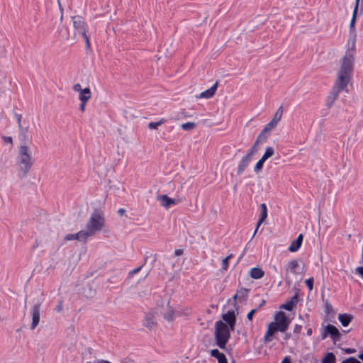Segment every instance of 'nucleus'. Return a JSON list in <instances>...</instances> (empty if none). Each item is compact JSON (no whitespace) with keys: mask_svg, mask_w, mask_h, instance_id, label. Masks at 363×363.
<instances>
[{"mask_svg":"<svg viewBox=\"0 0 363 363\" xmlns=\"http://www.w3.org/2000/svg\"><path fill=\"white\" fill-rule=\"evenodd\" d=\"M356 52L355 43H352L351 47L345 51V55L340 60V68L337 71V79L335 82L337 86L347 88L348 84L352 79L354 55Z\"/></svg>","mask_w":363,"mask_h":363,"instance_id":"1","label":"nucleus"},{"mask_svg":"<svg viewBox=\"0 0 363 363\" xmlns=\"http://www.w3.org/2000/svg\"><path fill=\"white\" fill-rule=\"evenodd\" d=\"M231 329L222 320L216 321L215 323L214 336L216 345L220 349H225L227 342L230 337Z\"/></svg>","mask_w":363,"mask_h":363,"instance_id":"2","label":"nucleus"},{"mask_svg":"<svg viewBox=\"0 0 363 363\" xmlns=\"http://www.w3.org/2000/svg\"><path fill=\"white\" fill-rule=\"evenodd\" d=\"M33 159L31 152L26 145H21L18 147V164L21 170L26 175L31 169L33 164Z\"/></svg>","mask_w":363,"mask_h":363,"instance_id":"3","label":"nucleus"},{"mask_svg":"<svg viewBox=\"0 0 363 363\" xmlns=\"http://www.w3.org/2000/svg\"><path fill=\"white\" fill-rule=\"evenodd\" d=\"M72 21L74 28V35H80L82 36L85 41L86 48H90L91 43L89 38L86 34L88 30V25L85 21V19L81 16H74L72 18Z\"/></svg>","mask_w":363,"mask_h":363,"instance_id":"4","label":"nucleus"},{"mask_svg":"<svg viewBox=\"0 0 363 363\" xmlns=\"http://www.w3.org/2000/svg\"><path fill=\"white\" fill-rule=\"evenodd\" d=\"M104 225V217L99 213H92L86 225V228L94 235L96 232L100 231Z\"/></svg>","mask_w":363,"mask_h":363,"instance_id":"5","label":"nucleus"},{"mask_svg":"<svg viewBox=\"0 0 363 363\" xmlns=\"http://www.w3.org/2000/svg\"><path fill=\"white\" fill-rule=\"evenodd\" d=\"M299 269V264L297 259H291L285 265V281L290 286L292 284L291 275L297 276Z\"/></svg>","mask_w":363,"mask_h":363,"instance_id":"6","label":"nucleus"},{"mask_svg":"<svg viewBox=\"0 0 363 363\" xmlns=\"http://www.w3.org/2000/svg\"><path fill=\"white\" fill-rule=\"evenodd\" d=\"M274 323H277L279 328V331L285 332L289 326V321L287 320L286 316L283 311H279L276 313L274 317Z\"/></svg>","mask_w":363,"mask_h":363,"instance_id":"7","label":"nucleus"},{"mask_svg":"<svg viewBox=\"0 0 363 363\" xmlns=\"http://www.w3.org/2000/svg\"><path fill=\"white\" fill-rule=\"evenodd\" d=\"M344 90H345L347 92L348 91L347 88H340V86H337V83L335 82L333 88V91L327 98L326 106L328 108H330L333 105L334 102L337 99L340 93Z\"/></svg>","mask_w":363,"mask_h":363,"instance_id":"8","label":"nucleus"},{"mask_svg":"<svg viewBox=\"0 0 363 363\" xmlns=\"http://www.w3.org/2000/svg\"><path fill=\"white\" fill-rule=\"evenodd\" d=\"M328 335H330L333 341H337L340 338V333L337 328L330 324H328L325 329V333L322 335V338L325 339Z\"/></svg>","mask_w":363,"mask_h":363,"instance_id":"9","label":"nucleus"},{"mask_svg":"<svg viewBox=\"0 0 363 363\" xmlns=\"http://www.w3.org/2000/svg\"><path fill=\"white\" fill-rule=\"evenodd\" d=\"M254 154V147L250 149L249 152L244 156L238 166V174H242L245 168L249 165L251 158Z\"/></svg>","mask_w":363,"mask_h":363,"instance_id":"10","label":"nucleus"},{"mask_svg":"<svg viewBox=\"0 0 363 363\" xmlns=\"http://www.w3.org/2000/svg\"><path fill=\"white\" fill-rule=\"evenodd\" d=\"M222 318L223 321L226 323L225 324H227L228 326L231 329V330H234L236 323L235 311L233 310L227 311L222 315Z\"/></svg>","mask_w":363,"mask_h":363,"instance_id":"11","label":"nucleus"},{"mask_svg":"<svg viewBox=\"0 0 363 363\" xmlns=\"http://www.w3.org/2000/svg\"><path fill=\"white\" fill-rule=\"evenodd\" d=\"M143 325L149 330L155 328L157 325L155 314L151 312L145 313V318L143 320Z\"/></svg>","mask_w":363,"mask_h":363,"instance_id":"12","label":"nucleus"},{"mask_svg":"<svg viewBox=\"0 0 363 363\" xmlns=\"http://www.w3.org/2000/svg\"><path fill=\"white\" fill-rule=\"evenodd\" d=\"M32 323L30 329L34 330L40 321V304L34 305L31 308Z\"/></svg>","mask_w":363,"mask_h":363,"instance_id":"13","label":"nucleus"},{"mask_svg":"<svg viewBox=\"0 0 363 363\" xmlns=\"http://www.w3.org/2000/svg\"><path fill=\"white\" fill-rule=\"evenodd\" d=\"M158 201L160 202V205L165 208H168L170 206L177 204L180 202L179 199L176 200L174 199L169 198L166 194L159 196Z\"/></svg>","mask_w":363,"mask_h":363,"instance_id":"14","label":"nucleus"},{"mask_svg":"<svg viewBox=\"0 0 363 363\" xmlns=\"http://www.w3.org/2000/svg\"><path fill=\"white\" fill-rule=\"evenodd\" d=\"M279 331V328L278 327L277 323L272 322L269 324L267 327V330L264 337V342H267L272 340L271 337L277 332Z\"/></svg>","mask_w":363,"mask_h":363,"instance_id":"15","label":"nucleus"},{"mask_svg":"<svg viewBox=\"0 0 363 363\" xmlns=\"http://www.w3.org/2000/svg\"><path fill=\"white\" fill-rule=\"evenodd\" d=\"M218 82H216L211 87L202 91L197 98L200 99H210L213 97L217 90Z\"/></svg>","mask_w":363,"mask_h":363,"instance_id":"16","label":"nucleus"},{"mask_svg":"<svg viewBox=\"0 0 363 363\" xmlns=\"http://www.w3.org/2000/svg\"><path fill=\"white\" fill-rule=\"evenodd\" d=\"M303 235L299 234L296 239L291 242L289 247V250L291 252H297L301 247L303 242Z\"/></svg>","mask_w":363,"mask_h":363,"instance_id":"17","label":"nucleus"},{"mask_svg":"<svg viewBox=\"0 0 363 363\" xmlns=\"http://www.w3.org/2000/svg\"><path fill=\"white\" fill-rule=\"evenodd\" d=\"M298 302V296L296 294L287 301L285 303L281 306V308L291 311L294 309Z\"/></svg>","mask_w":363,"mask_h":363,"instance_id":"18","label":"nucleus"},{"mask_svg":"<svg viewBox=\"0 0 363 363\" xmlns=\"http://www.w3.org/2000/svg\"><path fill=\"white\" fill-rule=\"evenodd\" d=\"M91 97V93L89 87L83 89V90L79 94V99L80 102L87 103Z\"/></svg>","mask_w":363,"mask_h":363,"instance_id":"19","label":"nucleus"},{"mask_svg":"<svg viewBox=\"0 0 363 363\" xmlns=\"http://www.w3.org/2000/svg\"><path fill=\"white\" fill-rule=\"evenodd\" d=\"M248 290L245 288L241 287L238 289L236 294L233 296V299L235 301L238 299L240 301H244L247 297Z\"/></svg>","mask_w":363,"mask_h":363,"instance_id":"20","label":"nucleus"},{"mask_svg":"<svg viewBox=\"0 0 363 363\" xmlns=\"http://www.w3.org/2000/svg\"><path fill=\"white\" fill-rule=\"evenodd\" d=\"M250 275L252 279H258L264 275V272L258 267H253L250 271Z\"/></svg>","mask_w":363,"mask_h":363,"instance_id":"21","label":"nucleus"},{"mask_svg":"<svg viewBox=\"0 0 363 363\" xmlns=\"http://www.w3.org/2000/svg\"><path fill=\"white\" fill-rule=\"evenodd\" d=\"M338 320L342 326H347L352 320V316L350 314L343 313L338 315Z\"/></svg>","mask_w":363,"mask_h":363,"instance_id":"22","label":"nucleus"},{"mask_svg":"<svg viewBox=\"0 0 363 363\" xmlns=\"http://www.w3.org/2000/svg\"><path fill=\"white\" fill-rule=\"evenodd\" d=\"M277 124L274 122L273 121H271L270 122H269L266 125L265 127L264 128V129L262 130V132L260 133V134L259 135L258 138H257V140L256 141V143H258V141L259 140H261V138L264 136V133H267V132H269L270 131L272 128H274Z\"/></svg>","mask_w":363,"mask_h":363,"instance_id":"23","label":"nucleus"},{"mask_svg":"<svg viewBox=\"0 0 363 363\" xmlns=\"http://www.w3.org/2000/svg\"><path fill=\"white\" fill-rule=\"evenodd\" d=\"M93 234L86 229V230H80L77 233V240L86 242L87 238Z\"/></svg>","mask_w":363,"mask_h":363,"instance_id":"24","label":"nucleus"},{"mask_svg":"<svg viewBox=\"0 0 363 363\" xmlns=\"http://www.w3.org/2000/svg\"><path fill=\"white\" fill-rule=\"evenodd\" d=\"M336 358L333 352H328L323 358L321 363H335Z\"/></svg>","mask_w":363,"mask_h":363,"instance_id":"25","label":"nucleus"},{"mask_svg":"<svg viewBox=\"0 0 363 363\" xmlns=\"http://www.w3.org/2000/svg\"><path fill=\"white\" fill-rule=\"evenodd\" d=\"M174 309L169 306L168 308L166 310V311L164 313V318L167 321H172L174 320Z\"/></svg>","mask_w":363,"mask_h":363,"instance_id":"26","label":"nucleus"},{"mask_svg":"<svg viewBox=\"0 0 363 363\" xmlns=\"http://www.w3.org/2000/svg\"><path fill=\"white\" fill-rule=\"evenodd\" d=\"M282 115H283V106H281L279 107V108L277 110L274 116V118H272V121H273L274 122H275L277 124H278V123L281 121V118L282 117Z\"/></svg>","mask_w":363,"mask_h":363,"instance_id":"27","label":"nucleus"},{"mask_svg":"<svg viewBox=\"0 0 363 363\" xmlns=\"http://www.w3.org/2000/svg\"><path fill=\"white\" fill-rule=\"evenodd\" d=\"M260 210H261V213H260V217H259L260 222H264V220L267 217V206L265 203H262L260 205Z\"/></svg>","mask_w":363,"mask_h":363,"instance_id":"28","label":"nucleus"},{"mask_svg":"<svg viewBox=\"0 0 363 363\" xmlns=\"http://www.w3.org/2000/svg\"><path fill=\"white\" fill-rule=\"evenodd\" d=\"M167 122V120L164 118H161L157 122H150L148 123V128L150 129H157V128Z\"/></svg>","mask_w":363,"mask_h":363,"instance_id":"29","label":"nucleus"},{"mask_svg":"<svg viewBox=\"0 0 363 363\" xmlns=\"http://www.w3.org/2000/svg\"><path fill=\"white\" fill-rule=\"evenodd\" d=\"M211 354L212 357H216L218 359V362L225 358V354L220 352L219 350L217 349L212 350L211 352Z\"/></svg>","mask_w":363,"mask_h":363,"instance_id":"30","label":"nucleus"},{"mask_svg":"<svg viewBox=\"0 0 363 363\" xmlns=\"http://www.w3.org/2000/svg\"><path fill=\"white\" fill-rule=\"evenodd\" d=\"M274 153V148L272 147H267L265 152L261 158L266 161L269 157H272Z\"/></svg>","mask_w":363,"mask_h":363,"instance_id":"31","label":"nucleus"},{"mask_svg":"<svg viewBox=\"0 0 363 363\" xmlns=\"http://www.w3.org/2000/svg\"><path fill=\"white\" fill-rule=\"evenodd\" d=\"M19 130V140L22 142H23V143L25 144L26 140H27V133H28V128H22V129H18Z\"/></svg>","mask_w":363,"mask_h":363,"instance_id":"32","label":"nucleus"},{"mask_svg":"<svg viewBox=\"0 0 363 363\" xmlns=\"http://www.w3.org/2000/svg\"><path fill=\"white\" fill-rule=\"evenodd\" d=\"M196 127V124L194 122H187L182 125V128L184 130H191Z\"/></svg>","mask_w":363,"mask_h":363,"instance_id":"33","label":"nucleus"},{"mask_svg":"<svg viewBox=\"0 0 363 363\" xmlns=\"http://www.w3.org/2000/svg\"><path fill=\"white\" fill-rule=\"evenodd\" d=\"M233 257V255L230 254V255L227 256L225 259L222 261V269L224 270H227L229 267V259Z\"/></svg>","mask_w":363,"mask_h":363,"instance_id":"34","label":"nucleus"},{"mask_svg":"<svg viewBox=\"0 0 363 363\" xmlns=\"http://www.w3.org/2000/svg\"><path fill=\"white\" fill-rule=\"evenodd\" d=\"M264 162L265 161L263 160L262 158L259 160V161L256 163V164H255V166L254 167L255 172H258L259 171H260L262 169V167H263V164H264Z\"/></svg>","mask_w":363,"mask_h":363,"instance_id":"35","label":"nucleus"},{"mask_svg":"<svg viewBox=\"0 0 363 363\" xmlns=\"http://www.w3.org/2000/svg\"><path fill=\"white\" fill-rule=\"evenodd\" d=\"M146 261H147V258L145 259L144 263L143 264H141L138 267L134 269L133 270L130 271L129 272V276L130 277H133L135 274H138L141 270L145 264Z\"/></svg>","mask_w":363,"mask_h":363,"instance_id":"36","label":"nucleus"},{"mask_svg":"<svg viewBox=\"0 0 363 363\" xmlns=\"http://www.w3.org/2000/svg\"><path fill=\"white\" fill-rule=\"evenodd\" d=\"M313 281H314V280H313V277L307 279L305 281V283H306L307 287L308 288L309 291H311L313 289Z\"/></svg>","mask_w":363,"mask_h":363,"instance_id":"37","label":"nucleus"},{"mask_svg":"<svg viewBox=\"0 0 363 363\" xmlns=\"http://www.w3.org/2000/svg\"><path fill=\"white\" fill-rule=\"evenodd\" d=\"M342 363H360V362L354 357H349L344 359Z\"/></svg>","mask_w":363,"mask_h":363,"instance_id":"38","label":"nucleus"},{"mask_svg":"<svg viewBox=\"0 0 363 363\" xmlns=\"http://www.w3.org/2000/svg\"><path fill=\"white\" fill-rule=\"evenodd\" d=\"M77 233L75 234H67L65 237V240L67 241L72 240H77Z\"/></svg>","mask_w":363,"mask_h":363,"instance_id":"39","label":"nucleus"},{"mask_svg":"<svg viewBox=\"0 0 363 363\" xmlns=\"http://www.w3.org/2000/svg\"><path fill=\"white\" fill-rule=\"evenodd\" d=\"M358 6H359V0H355V6H354V10L352 12V17H354V18H356V17H357Z\"/></svg>","mask_w":363,"mask_h":363,"instance_id":"40","label":"nucleus"},{"mask_svg":"<svg viewBox=\"0 0 363 363\" xmlns=\"http://www.w3.org/2000/svg\"><path fill=\"white\" fill-rule=\"evenodd\" d=\"M257 311V308H255V309H252L251 310L247 315V318L249 320H252V318H253V315H255V313Z\"/></svg>","mask_w":363,"mask_h":363,"instance_id":"41","label":"nucleus"},{"mask_svg":"<svg viewBox=\"0 0 363 363\" xmlns=\"http://www.w3.org/2000/svg\"><path fill=\"white\" fill-rule=\"evenodd\" d=\"M356 18L354 17H352V19L350 23V31L354 32V24H355Z\"/></svg>","mask_w":363,"mask_h":363,"instance_id":"42","label":"nucleus"},{"mask_svg":"<svg viewBox=\"0 0 363 363\" xmlns=\"http://www.w3.org/2000/svg\"><path fill=\"white\" fill-rule=\"evenodd\" d=\"M73 90L76 92H79V94L80 93V91H82L83 90V89H82V86L80 84L77 83V84H75L74 86H73Z\"/></svg>","mask_w":363,"mask_h":363,"instance_id":"43","label":"nucleus"},{"mask_svg":"<svg viewBox=\"0 0 363 363\" xmlns=\"http://www.w3.org/2000/svg\"><path fill=\"white\" fill-rule=\"evenodd\" d=\"M62 308H63V303H62V301H60L58 304L55 307V311L57 312H61L62 311Z\"/></svg>","mask_w":363,"mask_h":363,"instance_id":"44","label":"nucleus"},{"mask_svg":"<svg viewBox=\"0 0 363 363\" xmlns=\"http://www.w3.org/2000/svg\"><path fill=\"white\" fill-rule=\"evenodd\" d=\"M301 330H302V326L300 325L296 324L294 326V333L299 334L301 333Z\"/></svg>","mask_w":363,"mask_h":363,"instance_id":"45","label":"nucleus"},{"mask_svg":"<svg viewBox=\"0 0 363 363\" xmlns=\"http://www.w3.org/2000/svg\"><path fill=\"white\" fill-rule=\"evenodd\" d=\"M325 311L328 314L330 313V311H332V306L328 302L325 303Z\"/></svg>","mask_w":363,"mask_h":363,"instance_id":"46","label":"nucleus"},{"mask_svg":"<svg viewBox=\"0 0 363 363\" xmlns=\"http://www.w3.org/2000/svg\"><path fill=\"white\" fill-rule=\"evenodd\" d=\"M356 272L362 276V279H363V266L362 267H359L356 269Z\"/></svg>","mask_w":363,"mask_h":363,"instance_id":"47","label":"nucleus"},{"mask_svg":"<svg viewBox=\"0 0 363 363\" xmlns=\"http://www.w3.org/2000/svg\"><path fill=\"white\" fill-rule=\"evenodd\" d=\"M17 122H18V129H22L23 126H22V124H21V115H19L18 116Z\"/></svg>","mask_w":363,"mask_h":363,"instance_id":"48","label":"nucleus"},{"mask_svg":"<svg viewBox=\"0 0 363 363\" xmlns=\"http://www.w3.org/2000/svg\"><path fill=\"white\" fill-rule=\"evenodd\" d=\"M4 140L6 143H12L13 141L12 138L9 136L4 137Z\"/></svg>","mask_w":363,"mask_h":363,"instance_id":"49","label":"nucleus"},{"mask_svg":"<svg viewBox=\"0 0 363 363\" xmlns=\"http://www.w3.org/2000/svg\"><path fill=\"white\" fill-rule=\"evenodd\" d=\"M183 254V250L182 249H177L174 251V255L176 256H179V255H182Z\"/></svg>","mask_w":363,"mask_h":363,"instance_id":"50","label":"nucleus"},{"mask_svg":"<svg viewBox=\"0 0 363 363\" xmlns=\"http://www.w3.org/2000/svg\"><path fill=\"white\" fill-rule=\"evenodd\" d=\"M86 104V103H84V102H81V103H80L79 109H80L82 112H84V110H85Z\"/></svg>","mask_w":363,"mask_h":363,"instance_id":"51","label":"nucleus"},{"mask_svg":"<svg viewBox=\"0 0 363 363\" xmlns=\"http://www.w3.org/2000/svg\"><path fill=\"white\" fill-rule=\"evenodd\" d=\"M281 363H291L289 357L286 356L284 358Z\"/></svg>","mask_w":363,"mask_h":363,"instance_id":"52","label":"nucleus"},{"mask_svg":"<svg viewBox=\"0 0 363 363\" xmlns=\"http://www.w3.org/2000/svg\"><path fill=\"white\" fill-rule=\"evenodd\" d=\"M306 334L308 336H311L313 334V330L312 328H309L307 329Z\"/></svg>","mask_w":363,"mask_h":363,"instance_id":"53","label":"nucleus"},{"mask_svg":"<svg viewBox=\"0 0 363 363\" xmlns=\"http://www.w3.org/2000/svg\"><path fill=\"white\" fill-rule=\"evenodd\" d=\"M125 212V210L123 208H119L118 213L120 216H123Z\"/></svg>","mask_w":363,"mask_h":363,"instance_id":"54","label":"nucleus"},{"mask_svg":"<svg viewBox=\"0 0 363 363\" xmlns=\"http://www.w3.org/2000/svg\"><path fill=\"white\" fill-rule=\"evenodd\" d=\"M263 222H260V219L259 218L258 220V222L256 225V230H258V228H259V226L261 225V224Z\"/></svg>","mask_w":363,"mask_h":363,"instance_id":"55","label":"nucleus"},{"mask_svg":"<svg viewBox=\"0 0 363 363\" xmlns=\"http://www.w3.org/2000/svg\"><path fill=\"white\" fill-rule=\"evenodd\" d=\"M218 363H228L226 357L218 362Z\"/></svg>","mask_w":363,"mask_h":363,"instance_id":"56","label":"nucleus"},{"mask_svg":"<svg viewBox=\"0 0 363 363\" xmlns=\"http://www.w3.org/2000/svg\"><path fill=\"white\" fill-rule=\"evenodd\" d=\"M265 303H266L265 300H262V303L259 305V308L262 307L265 304Z\"/></svg>","mask_w":363,"mask_h":363,"instance_id":"57","label":"nucleus"},{"mask_svg":"<svg viewBox=\"0 0 363 363\" xmlns=\"http://www.w3.org/2000/svg\"><path fill=\"white\" fill-rule=\"evenodd\" d=\"M257 230H256V229H255V231H254V233H253L252 237H254V236L255 235V234L257 233Z\"/></svg>","mask_w":363,"mask_h":363,"instance_id":"58","label":"nucleus"},{"mask_svg":"<svg viewBox=\"0 0 363 363\" xmlns=\"http://www.w3.org/2000/svg\"><path fill=\"white\" fill-rule=\"evenodd\" d=\"M86 363H91V362H87Z\"/></svg>","mask_w":363,"mask_h":363,"instance_id":"59","label":"nucleus"}]
</instances>
